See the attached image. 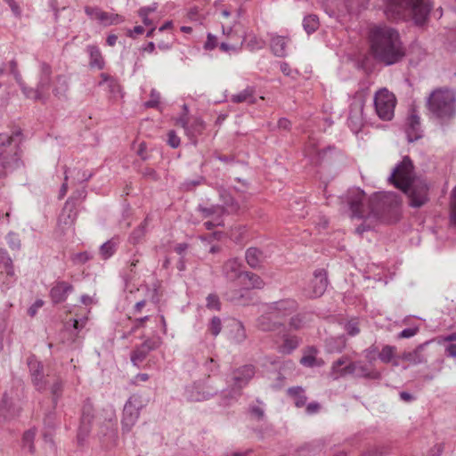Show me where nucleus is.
<instances>
[{
	"mask_svg": "<svg viewBox=\"0 0 456 456\" xmlns=\"http://www.w3.org/2000/svg\"><path fill=\"white\" fill-rule=\"evenodd\" d=\"M256 90L253 86H248L244 90L231 96V102L234 103L247 102L253 104L256 102Z\"/></svg>",
	"mask_w": 456,
	"mask_h": 456,
	"instance_id": "31",
	"label": "nucleus"
},
{
	"mask_svg": "<svg viewBox=\"0 0 456 456\" xmlns=\"http://www.w3.org/2000/svg\"><path fill=\"white\" fill-rule=\"evenodd\" d=\"M265 45L266 43L264 39L257 37L256 36H252L247 42V48L249 51H256L265 48Z\"/></svg>",
	"mask_w": 456,
	"mask_h": 456,
	"instance_id": "50",
	"label": "nucleus"
},
{
	"mask_svg": "<svg viewBox=\"0 0 456 456\" xmlns=\"http://www.w3.org/2000/svg\"><path fill=\"white\" fill-rule=\"evenodd\" d=\"M247 264L253 269H257L261 266L265 259L263 251L257 248H249L245 254Z\"/></svg>",
	"mask_w": 456,
	"mask_h": 456,
	"instance_id": "27",
	"label": "nucleus"
},
{
	"mask_svg": "<svg viewBox=\"0 0 456 456\" xmlns=\"http://www.w3.org/2000/svg\"><path fill=\"white\" fill-rule=\"evenodd\" d=\"M86 14L91 19L97 20L102 26H110L122 23L125 19L119 14L104 12L98 6H86Z\"/></svg>",
	"mask_w": 456,
	"mask_h": 456,
	"instance_id": "11",
	"label": "nucleus"
},
{
	"mask_svg": "<svg viewBox=\"0 0 456 456\" xmlns=\"http://www.w3.org/2000/svg\"><path fill=\"white\" fill-rule=\"evenodd\" d=\"M419 331L418 327H411L403 330L398 335V338H410L415 336Z\"/></svg>",
	"mask_w": 456,
	"mask_h": 456,
	"instance_id": "62",
	"label": "nucleus"
},
{
	"mask_svg": "<svg viewBox=\"0 0 456 456\" xmlns=\"http://www.w3.org/2000/svg\"><path fill=\"white\" fill-rule=\"evenodd\" d=\"M207 307L209 309L220 310L219 297L216 294H209L207 297Z\"/></svg>",
	"mask_w": 456,
	"mask_h": 456,
	"instance_id": "57",
	"label": "nucleus"
},
{
	"mask_svg": "<svg viewBox=\"0 0 456 456\" xmlns=\"http://www.w3.org/2000/svg\"><path fill=\"white\" fill-rule=\"evenodd\" d=\"M161 340L159 338H148L139 346L135 347L131 353V362L134 365H138L142 362L148 356L150 352L159 347Z\"/></svg>",
	"mask_w": 456,
	"mask_h": 456,
	"instance_id": "15",
	"label": "nucleus"
},
{
	"mask_svg": "<svg viewBox=\"0 0 456 456\" xmlns=\"http://www.w3.org/2000/svg\"><path fill=\"white\" fill-rule=\"evenodd\" d=\"M240 284L247 289H262L265 286V282L260 276L250 272H245L244 277L240 281Z\"/></svg>",
	"mask_w": 456,
	"mask_h": 456,
	"instance_id": "32",
	"label": "nucleus"
},
{
	"mask_svg": "<svg viewBox=\"0 0 456 456\" xmlns=\"http://www.w3.org/2000/svg\"><path fill=\"white\" fill-rule=\"evenodd\" d=\"M19 412V409L14 407L12 399L10 398L6 394L0 403V419H8L16 416Z\"/></svg>",
	"mask_w": 456,
	"mask_h": 456,
	"instance_id": "30",
	"label": "nucleus"
},
{
	"mask_svg": "<svg viewBox=\"0 0 456 456\" xmlns=\"http://www.w3.org/2000/svg\"><path fill=\"white\" fill-rule=\"evenodd\" d=\"M299 345L298 338L291 335H285L283 343L280 346L279 351L285 354H291Z\"/></svg>",
	"mask_w": 456,
	"mask_h": 456,
	"instance_id": "38",
	"label": "nucleus"
},
{
	"mask_svg": "<svg viewBox=\"0 0 456 456\" xmlns=\"http://www.w3.org/2000/svg\"><path fill=\"white\" fill-rule=\"evenodd\" d=\"M313 314L309 313L298 314L291 317L289 321L290 328L294 330H300L305 327L310 322H312Z\"/></svg>",
	"mask_w": 456,
	"mask_h": 456,
	"instance_id": "37",
	"label": "nucleus"
},
{
	"mask_svg": "<svg viewBox=\"0 0 456 456\" xmlns=\"http://www.w3.org/2000/svg\"><path fill=\"white\" fill-rule=\"evenodd\" d=\"M86 53L89 54V65L91 68L103 69L105 61L102 57V52L97 45H89L86 46Z\"/></svg>",
	"mask_w": 456,
	"mask_h": 456,
	"instance_id": "26",
	"label": "nucleus"
},
{
	"mask_svg": "<svg viewBox=\"0 0 456 456\" xmlns=\"http://www.w3.org/2000/svg\"><path fill=\"white\" fill-rule=\"evenodd\" d=\"M35 436H36V432L34 429H29V430L26 431L23 435V437H22L23 447L28 449L29 452H34L33 442H34Z\"/></svg>",
	"mask_w": 456,
	"mask_h": 456,
	"instance_id": "49",
	"label": "nucleus"
},
{
	"mask_svg": "<svg viewBox=\"0 0 456 456\" xmlns=\"http://www.w3.org/2000/svg\"><path fill=\"white\" fill-rule=\"evenodd\" d=\"M236 327H237V329H236V332H235V335H234V339L236 340V342L241 343L247 338L246 330H245V328H244V326H243V324L241 322H238L236 324Z\"/></svg>",
	"mask_w": 456,
	"mask_h": 456,
	"instance_id": "58",
	"label": "nucleus"
},
{
	"mask_svg": "<svg viewBox=\"0 0 456 456\" xmlns=\"http://www.w3.org/2000/svg\"><path fill=\"white\" fill-rule=\"evenodd\" d=\"M255 367L251 364H246L232 370L231 376L232 389L229 392L232 399H238L241 389L248 386L249 381L255 376Z\"/></svg>",
	"mask_w": 456,
	"mask_h": 456,
	"instance_id": "10",
	"label": "nucleus"
},
{
	"mask_svg": "<svg viewBox=\"0 0 456 456\" xmlns=\"http://www.w3.org/2000/svg\"><path fill=\"white\" fill-rule=\"evenodd\" d=\"M430 112L441 121L452 118L456 112L455 93L448 89L434 91L428 101Z\"/></svg>",
	"mask_w": 456,
	"mask_h": 456,
	"instance_id": "5",
	"label": "nucleus"
},
{
	"mask_svg": "<svg viewBox=\"0 0 456 456\" xmlns=\"http://www.w3.org/2000/svg\"><path fill=\"white\" fill-rule=\"evenodd\" d=\"M20 132L12 135L0 134V165L5 170L17 168L20 164L19 144Z\"/></svg>",
	"mask_w": 456,
	"mask_h": 456,
	"instance_id": "6",
	"label": "nucleus"
},
{
	"mask_svg": "<svg viewBox=\"0 0 456 456\" xmlns=\"http://www.w3.org/2000/svg\"><path fill=\"white\" fill-rule=\"evenodd\" d=\"M271 315L279 321L294 313L297 308V303L294 299L287 298L272 302L265 305Z\"/></svg>",
	"mask_w": 456,
	"mask_h": 456,
	"instance_id": "13",
	"label": "nucleus"
},
{
	"mask_svg": "<svg viewBox=\"0 0 456 456\" xmlns=\"http://www.w3.org/2000/svg\"><path fill=\"white\" fill-rule=\"evenodd\" d=\"M414 167L411 159L405 156L393 169L388 180L409 198L412 208H420L428 201V186L424 181L413 179Z\"/></svg>",
	"mask_w": 456,
	"mask_h": 456,
	"instance_id": "2",
	"label": "nucleus"
},
{
	"mask_svg": "<svg viewBox=\"0 0 456 456\" xmlns=\"http://www.w3.org/2000/svg\"><path fill=\"white\" fill-rule=\"evenodd\" d=\"M27 364L31 376L32 383L37 390L43 391L46 387V381L43 371V363L38 361L35 355H30L27 359Z\"/></svg>",
	"mask_w": 456,
	"mask_h": 456,
	"instance_id": "14",
	"label": "nucleus"
},
{
	"mask_svg": "<svg viewBox=\"0 0 456 456\" xmlns=\"http://www.w3.org/2000/svg\"><path fill=\"white\" fill-rule=\"evenodd\" d=\"M218 388L214 387L209 378L194 381L184 388L183 396L189 402H202L216 395Z\"/></svg>",
	"mask_w": 456,
	"mask_h": 456,
	"instance_id": "8",
	"label": "nucleus"
},
{
	"mask_svg": "<svg viewBox=\"0 0 456 456\" xmlns=\"http://www.w3.org/2000/svg\"><path fill=\"white\" fill-rule=\"evenodd\" d=\"M69 90V82L65 76L59 75L55 78V83L53 88V94L58 99H64L67 96Z\"/></svg>",
	"mask_w": 456,
	"mask_h": 456,
	"instance_id": "34",
	"label": "nucleus"
},
{
	"mask_svg": "<svg viewBox=\"0 0 456 456\" xmlns=\"http://www.w3.org/2000/svg\"><path fill=\"white\" fill-rule=\"evenodd\" d=\"M424 348V345H419L414 350L410 352H404L401 358L403 361H406L411 364H419L426 362V358L422 354V350Z\"/></svg>",
	"mask_w": 456,
	"mask_h": 456,
	"instance_id": "33",
	"label": "nucleus"
},
{
	"mask_svg": "<svg viewBox=\"0 0 456 456\" xmlns=\"http://www.w3.org/2000/svg\"><path fill=\"white\" fill-rule=\"evenodd\" d=\"M199 212L201 213L203 217H213V218H222L224 215V208L220 205H211L209 207H204L200 205L198 207Z\"/></svg>",
	"mask_w": 456,
	"mask_h": 456,
	"instance_id": "36",
	"label": "nucleus"
},
{
	"mask_svg": "<svg viewBox=\"0 0 456 456\" xmlns=\"http://www.w3.org/2000/svg\"><path fill=\"white\" fill-rule=\"evenodd\" d=\"M451 221L456 225V187L452 190L451 200Z\"/></svg>",
	"mask_w": 456,
	"mask_h": 456,
	"instance_id": "61",
	"label": "nucleus"
},
{
	"mask_svg": "<svg viewBox=\"0 0 456 456\" xmlns=\"http://www.w3.org/2000/svg\"><path fill=\"white\" fill-rule=\"evenodd\" d=\"M363 101L354 99L350 105L347 124L354 133H358L363 125Z\"/></svg>",
	"mask_w": 456,
	"mask_h": 456,
	"instance_id": "16",
	"label": "nucleus"
},
{
	"mask_svg": "<svg viewBox=\"0 0 456 456\" xmlns=\"http://www.w3.org/2000/svg\"><path fill=\"white\" fill-rule=\"evenodd\" d=\"M344 329L346 331V333L351 337L358 335L360 333L358 320L351 319L347 321L344 325Z\"/></svg>",
	"mask_w": 456,
	"mask_h": 456,
	"instance_id": "51",
	"label": "nucleus"
},
{
	"mask_svg": "<svg viewBox=\"0 0 456 456\" xmlns=\"http://www.w3.org/2000/svg\"><path fill=\"white\" fill-rule=\"evenodd\" d=\"M151 99L144 103L146 108H157L159 103L160 94L156 89H151Z\"/></svg>",
	"mask_w": 456,
	"mask_h": 456,
	"instance_id": "55",
	"label": "nucleus"
},
{
	"mask_svg": "<svg viewBox=\"0 0 456 456\" xmlns=\"http://www.w3.org/2000/svg\"><path fill=\"white\" fill-rule=\"evenodd\" d=\"M317 349L314 346L308 347L305 354L300 359V363L305 367H321L324 364L322 359H319L316 357Z\"/></svg>",
	"mask_w": 456,
	"mask_h": 456,
	"instance_id": "28",
	"label": "nucleus"
},
{
	"mask_svg": "<svg viewBox=\"0 0 456 456\" xmlns=\"http://www.w3.org/2000/svg\"><path fill=\"white\" fill-rule=\"evenodd\" d=\"M406 133L410 142L417 141L422 137L420 120L417 115L412 114L408 118Z\"/></svg>",
	"mask_w": 456,
	"mask_h": 456,
	"instance_id": "24",
	"label": "nucleus"
},
{
	"mask_svg": "<svg viewBox=\"0 0 456 456\" xmlns=\"http://www.w3.org/2000/svg\"><path fill=\"white\" fill-rule=\"evenodd\" d=\"M281 325V322L271 315L265 307L263 310V314L257 319V326L264 331L275 330Z\"/></svg>",
	"mask_w": 456,
	"mask_h": 456,
	"instance_id": "23",
	"label": "nucleus"
},
{
	"mask_svg": "<svg viewBox=\"0 0 456 456\" xmlns=\"http://www.w3.org/2000/svg\"><path fill=\"white\" fill-rule=\"evenodd\" d=\"M167 143L174 149L177 148L180 145V138L173 130L169 131L167 134Z\"/></svg>",
	"mask_w": 456,
	"mask_h": 456,
	"instance_id": "63",
	"label": "nucleus"
},
{
	"mask_svg": "<svg viewBox=\"0 0 456 456\" xmlns=\"http://www.w3.org/2000/svg\"><path fill=\"white\" fill-rule=\"evenodd\" d=\"M348 362L347 356H342L337 361L333 362L331 370H330V377L333 379H338L339 378H342V375H340V372H343V368L346 363Z\"/></svg>",
	"mask_w": 456,
	"mask_h": 456,
	"instance_id": "45",
	"label": "nucleus"
},
{
	"mask_svg": "<svg viewBox=\"0 0 456 456\" xmlns=\"http://www.w3.org/2000/svg\"><path fill=\"white\" fill-rule=\"evenodd\" d=\"M149 224V217L147 216L141 224L135 228L129 236V241L136 245L140 243L146 233V227Z\"/></svg>",
	"mask_w": 456,
	"mask_h": 456,
	"instance_id": "40",
	"label": "nucleus"
},
{
	"mask_svg": "<svg viewBox=\"0 0 456 456\" xmlns=\"http://www.w3.org/2000/svg\"><path fill=\"white\" fill-rule=\"evenodd\" d=\"M92 408L89 405H85L83 408L81 423L78 428L77 440V444L83 445L91 431V422L93 419Z\"/></svg>",
	"mask_w": 456,
	"mask_h": 456,
	"instance_id": "19",
	"label": "nucleus"
},
{
	"mask_svg": "<svg viewBox=\"0 0 456 456\" xmlns=\"http://www.w3.org/2000/svg\"><path fill=\"white\" fill-rule=\"evenodd\" d=\"M221 330H222L221 319L219 317L214 316L211 319L210 323L208 325V330L210 331V333L213 336L216 337L221 332Z\"/></svg>",
	"mask_w": 456,
	"mask_h": 456,
	"instance_id": "54",
	"label": "nucleus"
},
{
	"mask_svg": "<svg viewBox=\"0 0 456 456\" xmlns=\"http://www.w3.org/2000/svg\"><path fill=\"white\" fill-rule=\"evenodd\" d=\"M289 39L279 36V35H272L270 38V47L273 53L277 57H285L287 55L286 47Z\"/></svg>",
	"mask_w": 456,
	"mask_h": 456,
	"instance_id": "25",
	"label": "nucleus"
},
{
	"mask_svg": "<svg viewBox=\"0 0 456 456\" xmlns=\"http://www.w3.org/2000/svg\"><path fill=\"white\" fill-rule=\"evenodd\" d=\"M219 48L222 52L227 53H237L240 50V46L235 45H230L227 43H221L219 45Z\"/></svg>",
	"mask_w": 456,
	"mask_h": 456,
	"instance_id": "60",
	"label": "nucleus"
},
{
	"mask_svg": "<svg viewBox=\"0 0 456 456\" xmlns=\"http://www.w3.org/2000/svg\"><path fill=\"white\" fill-rule=\"evenodd\" d=\"M328 286L327 273L324 269H319L314 272V279L311 281V290L308 296L312 297H321L326 290Z\"/></svg>",
	"mask_w": 456,
	"mask_h": 456,
	"instance_id": "18",
	"label": "nucleus"
},
{
	"mask_svg": "<svg viewBox=\"0 0 456 456\" xmlns=\"http://www.w3.org/2000/svg\"><path fill=\"white\" fill-rule=\"evenodd\" d=\"M396 98L387 88H381L374 95V107L378 117L382 120H391L395 115Z\"/></svg>",
	"mask_w": 456,
	"mask_h": 456,
	"instance_id": "9",
	"label": "nucleus"
},
{
	"mask_svg": "<svg viewBox=\"0 0 456 456\" xmlns=\"http://www.w3.org/2000/svg\"><path fill=\"white\" fill-rule=\"evenodd\" d=\"M63 389V382L58 379L51 387V394L53 395V404L56 405L58 399L61 396Z\"/></svg>",
	"mask_w": 456,
	"mask_h": 456,
	"instance_id": "52",
	"label": "nucleus"
},
{
	"mask_svg": "<svg viewBox=\"0 0 456 456\" xmlns=\"http://www.w3.org/2000/svg\"><path fill=\"white\" fill-rule=\"evenodd\" d=\"M365 192L359 189L354 188L348 191L347 202L352 212V216L356 218L368 219L370 216L381 218L386 212H389L397 207L399 201L397 195L392 192L375 195L365 204Z\"/></svg>",
	"mask_w": 456,
	"mask_h": 456,
	"instance_id": "3",
	"label": "nucleus"
},
{
	"mask_svg": "<svg viewBox=\"0 0 456 456\" xmlns=\"http://www.w3.org/2000/svg\"><path fill=\"white\" fill-rule=\"evenodd\" d=\"M116 252V243L112 240H108L103 243L100 248V254L103 259H108Z\"/></svg>",
	"mask_w": 456,
	"mask_h": 456,
	"instance_id": "48",
	"label": "nucleus"
},
{
	"mask_svg": "<svg viewBox=\"0 0 456 456\" xmlns=\"http://www.w3.org/2000/svg\"><path fill=\"white\" fill-rule=\"evenodd\" d=\"M223 273L228 281H234L238 279L241 281L245 272L242 271V264L238 258H231L224 264Z\"/></svg>",
	"mask_w": 456,
	"mask_h": 456,
	"instance_id": "20",
	"label": "nucleus"
},
{
	"mask_svg": "<svg viewBox=\"0 0 456 456\" xmlns=\"http://www.w3.org/2000/svg\"><path fill=\"white\" fill-rule=\"evenodd\" d=\"M330 150V147L319 150L315 148L314 145L309 144L305 150V155L309 157L313 162L318 163L323 159V156Z\"/></svg>",
	"mask_w": 456,
	"mask_h": 456,
	"instance_id": "43",
	"label": "nucleus"
},
{
	"mask_svg": "<svg viewBox=\"0 0 456 456\" xmlns=\"http://www.w3.org/2000/svg\"><path fill=\"white\" fill-rule=\"evenodd\" d=\"M10 73L13 76L15 81L19 85L21 92L24 96L28 99H31L34 101H46V95L39 91V89L36 86V88L28 87L23 82L21 75L17 68V62L15 60L10 61Z\"/></svg>",
	"mask_w": 456,
	"mask_h": 456,
	"instance_id": "12",
	"label": "nucleus"
},
{
	"mask_svg": "<svg viewBox=\"0 0 456 456\" xmlns=\"http://www.w3.org/2000/svg\"><path fill=\"white\" fill-rule=\"evenodd\" d=\"M395 352V346L389 345L384 346L379 354V359L384 363H388L394 358Z\"/></svg>",
	"mask_w": 456,
	"mask_h": 456,
	"instance_id": "47",
	"label": "nucleus"
},
{
	"mask_svg": "<svg viewBox=\"0 0 456 456\" xmlns=\"http://www.w3.org/2000/svg\"><path fill=\"white\" fill-rule=\"evenodd\" d=\"M430 10L428 0H384V13L391 20H413L421 25L427 20Z\"/></svg>",
	"mask_w": 456,
	"mask_h": 456,
	"instance_id": "4",
	"label": "nucleus"
},
{
	"mask_svg": "<svg viewBox=\"0 0 456 456\" xmlns=\"http://www.w3.org/2000/svg\"><path fill=\"white\" fill-rule=\"evenodd\" d=\"M357 366V362H350L348 360L347 363H346L343 368V372H340L339 374L342 375V377L347 375H356Z\"/></svg>",
	"mask_w": 456,
	"mask_h": 456,
	"instance_id": "56",
	"label": "nucleus"
},
{
	"mask_svg": "<svg viewBox=\"0 0 456 456\" xmlns=\"http://www.w3.org/2000/svg\"><path fill=\"white\" fill-rule=\"evenodd\" d=\"M77 206L74 197L69 198L66 202L59 216V225L62 229L71 227L77 219Z\"/></svg>",
	"mask_w": 456,
	"mask_h": 456,
	"instance_id": "17",
	"label": "nucleus"
},
{
	"mask_svg": "<svg viewBox=\"0 0 456 456\" xmlns=\"http://www.w3.org/2000/svg\"><path fill=\"white\" fill-rule=\"evenodd\" d=\"M73 291V286L66 281H57L50 291V297L54 304L64 302L69 294Z\"/></svg>",
	"mask_w": 456,
	"mask_h": 456,
	"instance_id": "22",
	"label": "nucleus"
},
{
	"mask_svg": "<svg viewBox=\"0 0 456 456\" xmlns=\"http://www.w3.org/2000/svg\"><path fill=\"white\" fill-rule=\"evenodd\" d=\"M219 197L223 202L220 206L224 208V214H234L239 211V203L224 189L219 190Z\"/></svg>",
	"mask_w": 456,
	"mask_h": 456,
	"instance_id": "29",
	"label": "nucleus"
},
{
	"mask_svg": "<svg viewBox=\"0 0 456 456\" xmlns=\"http://www.w3.org/2000/svg\"><path fill=\"white\" fill-rule=\"evenodd\" d=\"M322 444L320 442H314L303 445L297 450L298 456H314L322 450Z\"/></svg>",
	"mask_w": 456,
	"mask_h": 456,
	"instance_id": "44",
	"label": "nucleus"
},
{
	"mask_svg": "<svg viewBox=\"0 0 456 456\" xmlns=\"http://www.w3.org/2000/svg\"><path fill=\"white\" fill-rule=\"evenodd\" d=\"M6 242L12 250H19L20 248V240L15 232H9L6 235Z\"/></svg>",
	"mask_w": 456,
	"mask_h": 456,
	"instance_id": "53",
	"label": "nucleus"
},
{
	"mask_svg": "<svg viewBox=\"0 0 456 456\" xmlns=\"http://www.w3.org/2000/svg\"><path fill=\"white\" fill-rule=\"evenodd\" d=\"M217 46V37L211 33L208 34L207 41L204 44V48L206 50H213Z\"/></svg>",
	"mask_w": 456,
	"mask_h": 456,
	"instance_id": "64",
	"label": "nucleus"
},
{
	"mask_svg": "<svg viewBox=\"0 0 456 456\" xmlns=\"http://www.w3.org/2000/svg\"><path fill=\"white\" fill-rule=\"evenodd\" d=\"M92 258V255L86 251L80 252L72 256V261L75 264H85Z\"/></svg>",
	"mask_w": 456,
	"mask_h": 456,
	"instance_id": "59",
	"label": "nucleus"
},
{
	"mask_svg": "<svg viewBox=\"0 0 456 456\" xmlns=\"http://www.w3.org/2000/svg\"><path fill=\"white\" fill-rule=\"evenodd\" d=\"M369 41L374 59L386 65L399 62L405 54L399 32L387 25L371 27L369 31Z\"/></svg>",
	"mask_w": 456,
	"mask_h": 456,
	"instance_id": "1",
	"label": "nucleus"
},
{
	"mask_svg": "<svg viewBox=\"0 0 456 456\" xmlns=\"http://www.w3.org/2000/svg\"><path fill=\"white\" fill-rule=\"evenodd\" d=\"M145 407L142 395L133 394L126 400L121 417V434L125 436L130 433L137 423L141 411Z\"/></svg>",
	"mask_w": 456,
	"mask_h": 456,
	"instance_id": "7",
	"label": "nucleus"
},
{
	"mask_svg": "<svg viewBox=\"0 0 456 456\" xmlns=\"http://www.w3.org/2000/svg\"><path fill=\"white\" fill-rule=\"evenodd\" d=\"M303 27L307 34H312L319 27V20L316 15L310 14L304 18L303 20Z\"/></svg>",
	"mask_w": 456,
	"mask_h": 456,
	"instance_id": "46",
	"label": "nucleus"
},
{
	"mask_svg": "<svg viewBox=\"0 0 456 456\" xmlns=\"http://www.w3.org/2000/svg\"><path fill=\"white\" fill-rule=\"evenodd\" d=\"M205 129V125L202 119L195 118L189 125V128H187L186 134L190 137L191 140L196 141V138L199 134H200ZM196 142H194L195 143Z\"/></svg>",
	"mask_w": 456,
	"mask_h": 456,
	"instance_id": "41",
	"label": "nucleus"
},
{
	"mask_svg": "<svg viewBox=\"0 0 456 456\" xmlns=\"http://www.w3.org/2000/svg\"><path fill=\"white\" fill-rule=\"evenodd\" d=\"M0 269L4 270L8 276L12 277L14 275L12 260L4 248H0Z\"/></svg>",
	"mask_w": 456,
	"mask_h": 456,
	"instance_id": "39",
	"label": "nucleus"
},
{
	"mask_svg": "<svg viewBox=\"0 0 456 456\" xmlns=\"http://www.w3.org/2000/svg\"><path fill=\"white\" fill-rule=\"evenodd\" d=\"M357 377L367 378L370 379H380L381 375L378 370L369 369L367 365L363 364L361 362H357Z\"/></svg>",
	"mask_w": 456,
	"mask_h": 456,
	"instance_id": "42",
	"label": "nucleus"
},
{
	"mask_svg": "<svg viewBox=\"0 0 456 456\" xmlns=\"http://www.w3.org/2000/svg\"><path fill=\"white\" fill-rule=\"evenodd\" d=\"M288 395L294 400V403L297 408L305 405L307 397L305 389L302 387H292L287 391Z\"/></svg>",
	"mask_w": 456,
	"mask_h": 456,
	"instance_id": "35",
	"label": "nucleus"
},
{
	"mask_svg": "<svg viewBox=\"0 0 456 456\" xmlns=\"http://www.w3.org/2000/svg\"><path fill=\"white\" fill-rule=\"evenodd\" d=\"M52 80V68L46 62H41L39 66V74H38V81L37 84V87L39 89L41 93L46 95V100L48 99V91L51 86Z\"/></svg>",
	"mask_w": 456,
	"mask_h": 456,
	"instance_id": "21",
	"label": "nucleus"
}]
</instances>
